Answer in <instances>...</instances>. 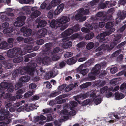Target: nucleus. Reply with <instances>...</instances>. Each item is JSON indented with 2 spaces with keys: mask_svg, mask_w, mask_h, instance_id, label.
<instances>
[{
  "mask_svg": "<svg viewBox=\"0 0 126 126\" xmlns=\"http://www.w3.org/2000/svg\"><path fill=\"white\" fill-rule=\"evenodd\" d=\"M79 35L77 33L75 34L72 35L70 37H67L65 38H63V42H66L68 40H70V39H74L78 37Z\"/></svg>",
  "mask_w": 126,
  "mask_h": 126,
  "instance_id": "23",
  "label": "nucleus"
},
{
  "mask_svg": "<svg viewBox=\"0 0 126 126\" xmlns=\"http://www.w3.org/2000/svg\"><path fill=\"white\" fill-rule=\"evenodd\" d=\"M36 64L34 63L32 64V67H31L27 66L26 67L21 68L18 69L19 70L18 73L20 75H22L26 73L27 72L30 75H32L33 74L34 75H36L38 74L37 71H35V70H34V68L36 67Z\"/></svg>",
  "mask_w": 126,
  "mask_h": 126,
  "instance_id": "6",
  "label": "nucleus"
},
{
  "mask_svg": "<svg viewBox=\"0 0 126 126\" xmlns=\"http://www.w3.org/2000/svg\"><path fill=\"white\" fill-rule=\"evenodd\" d=\"M19 2L21 4L26 3H33L34 2L33 0H19Z\"/></svg>",
  "mask_w": 126,
  "mask_h": 126,
  "instance_id": "32",
  "label": "nucleus"
},
{
  "mask_svg": "<svg viewBox=\"0 0 126 126\" xmlns=\"http://www.w3.org/2000/svg\"><path fill=\"white\" fill-rule=\"evenodd\" d=\"M32 48H30L28 47V49L27 50H22L19 48H16L13 49H11L8 50L7 52V55L8 56L10 57H16L18 54L20 55H23L26 53V52H30V51L29 50H31Z\"/></svg>",
  "mask_w": 126,
  "mask_h": 126,
  "instance_id": "5",
  "label": "nucleus"
},
{
  "mask_svg": "<svg viewBox=\"0 0 126 126\" xmlns=\"http://www.w3.org/2000/svg\"><path fill=\"white\" fill-rule=\"evenodd\" d=\"M57 71L56 70L52 71V72L50 71L49 73H48V75L50 77H54L56 76L57 74Z\"/></svg>",
  "mask_w": 126,
  "mask_h": 126,
  "instance_id": "40",
  "label": "nucleus"
},
{
  "mask_svg": "<svg viewBox=\"0 0 126 126\" xmlns=\"http://www.w3.org/2000/svg\"><path fill=\"white\" fill-rule=\"evenodd\" d=\"M8 120L7 118H6L5 116H0V126H6V124L8 123L6 121Z\"/></svg>",
  "mask_w": 126,
  "mask_h": 126,
  "instance_id": "19",
  "label": "nucleus"
},
{
  "mask_svg": "<svg viewBox=\"0 0 126 126\" xmlns=\"http://www.w3.org/2000/svg\"><path fill=\"white\" fill-rule=\"evenodd\" d=\"M33 71L35 70V71H37V72L38 73V74H37L36 75H31V76L33 77L35 76H36L38 75H41L42 74H43L44 73V71L43 70L42 68H40L39 69V68H33ZM40 79V78L37 77H34V78H33L32 79V80L34 81H37L39 80Z\"/></svg>",
  "mask_w": 126,
  "mask_h": 126,
  "instance_id": "15",
  "label": "nucleus"
},
{
  "mask_svg": "<svg viewBox=\"0 0 126 126\" xmlns=\"http://www.w3.org/2000/svg\"><path fill=\"white\" fill-rule=\"evenodd\" d=\"M89 13V11L88 10H84L83 8H81L77 12V14L75 16V18L77 20H79L81 21H84L86 19V17L83 16L82 14H83L84 15H86Z\"/></svg>",
  "mask_w": 126,
  "mask_h": 126,
  "instance_id": "9",
  "label": "nucleus"
},
{
  "mask_svg": "<svg viewBox=\"0 0 126 126\" xmlns=\"http://www.w3.org/2000/svg\"><path fill=\"white\" fill-rule=\"evenodd\" d=\"M94 46V44L93 42H90L87 44L86 45V48L89 50L93 48Z\"/></svg>",
  "mask_w": 126,
  "mask_h": 126,
  "instance_id": "37",
  "label": "nucleus"
},
{
  "mask_svg": "<svg viewBox=\"0 0 126 126\" xmlns=\"http://www.w3.org/2000/svg\"><path fill=\"white\" fill-rule=\"evenodd\" d=\"M74 88V85L72 84L68 86L65 89V92H68L72 89Z\"/></svg>",
  "mask_w": 126,
  "mask_h": 126,
  "instance_id": "30",
  "label": "nucleus"
},
{
  "mask_svg": "<svg viewBox=\"0 0 126 126\" xmlns=\"http://www.w3.org/2000/svg\"><path fill=\"white\" fill-rule=\"evenodd\" d=\"M72 29L73 31V32L77 31L79 30V25H76L72 28Z\"/></svg>",
  "mask_w": 126,
  "mask_h": 126,
  "instance_id": "48",
  "label": "nucleus"
},
{
  "mask_svg": "<svg viewBox=\"0 0 126 126\" xmlns=\"http://www.w3.org/2000/svg\"><path fill=\"white\" fill-rule=\"evenodd\" d=\"M28 106L29 107H30L29 108H24L25 106H23L20 107L17 109V111L19 112H20L21 111H23L24 110H26V111H29L30 110H31L32 108V107L30 106L31 105H29Z\"/></svg>",
  "mask_w": 126,
  "mask_h": 126,
  "instance_id": "24",
  "label": "nucleus"
},
{
  "mask_svg": "<svg viewBox=\"0 0 126 126\" xmlns=\"http://www.w3.org/2000/svg\"><path fill=\"white\" fill-rule=\"evenodd\" d=\"M69 45H67V43L63 44V48H67L71 47L72 45V43L70 41L69 42Z\"/></svg>",
  "mask_w": 126,
  "mask_h": 126,
  "instance_id": "41",
  "label": "nucleus"
},
{
  "mask_svg": "<svg viewBox=\"0 0 126 126\" xmlns=\"http://www.w3.org/2000/svg\"><path fill=\"white\" fill-rule=\"evenodd\" d=\"M89 72V70L88 69H83L80 71V73L83 75H85Z\"/></svg>",
  "mask_w": 126,
  "mask_h": 126,
  "instance_id": "50",
  "label": "nucleus"
},
{
  "mask_svg": "<svg viewBox=\"0 0 126 126\" xmlns=\"http://www.w3.org/2000/svg\"><path fill=\"white\" fill-rule=\"evenodd\" d=\"M72 53L71 52H66L64 55V56L65 58H68L71 57L72 56Z\"/></svg>",
  "mask_w": 126,
  "mask_h": 126,
  "instance_id": "53",
  "label": "nucleus"
},
{
  "mask_svg": "<svg viewBox=\"0 0 126 126\" xmlns=\"http://www.w3.org/2000/svg\"><path fill=\"white\" fill-rule=\"evenodd\" d=\"M23 59L22 57L20 56L17 58H14L13 60V62L15 63H18L22 61Z\"/></svg>",
  "mask_w": 126,
  "mask_h": 126,
  "instance_id": "34",
  "label": "nucleus"
},
{
  "mask_svg": "<svg viewBox=\"0 0 126 126\" xmlns=\"http://www.w3.org/2000/svg\"><path fill=\"white\" fill-rule=\"evenodd\" d=\"M73 32V31L72 29H69L62 33V36L64 37L63 38H65L67 37V36L71 34Z\"/></svg>",
  "mask_w": 126,
  "mask_h": 126,
  "instance_id": "21",
  "label": "nucleus"
},
{
  "mask_svg": "<svg viewBox=\"0 0 126 126\" xmlns=\"http://www.w3.org/2000/svg\"><path fill=\"white\" fill-rule=\"evenodd\" d=\"M100 94L97 95L95 96L93 98H91L90 99H87L81 103V105L84 106L89 104H90L93 101H94L95 104L97 105L101 102L102 100L100 97Z\"/></svg>",
  "mask_w": 126,
  "mask_h": 126,
  "instance_id": "8",
  "label": "nucleus"
},
{
  "mask_svg": "<svg viewBox=\"0 0 126 126\" xmlns=\"http://www.w3.org/2000/svg\"><path fill=\"white\" fill-rule=\"evenodd\" d=\"M18 72H19V70H16L13 72L12 76L14 78L15 77L19 74L18 73Z\"/></svg>",
  "mask_w": 126,
  "mask_h": 126,
  "instance_id": "58",
  "label": "nucleus"
},
{
  "mask_svg": "<svg viewBox=\"0 0 126 126\" xmlns=\"http://www.w3.org/2000/svg\"><path fill=\"white\" fill-rule=\"evenodd\" d=\"M13 10L11 8H7L5 12H2L0 13L1 18L3 20H9V18L10 16H13L14 14L12 13Z\"/></svg>",
  "mask_w": 126,
  "mask_h": 126,
  "instance_id": "10",
  "label": "nucleus"
},
{
  "mask_svg": "<svg viewBox=\"0 0 126 126\" xmlns=\"http://www.w3.org/2000/svg\"><path fill=\"white\" fill-rule=\"evenodd\" d=\"M32 33V31L31 29H27L24 33L23 35L25 36H30Z\"/></svg>",
  "mask_w": 126,
  "mask_h": 126,
  "instance_id": "35",
  "label": "nucleus"
},
{
  "mask_svg": "<svg viewBox=\"0 0 126 126\" xmlns=\"http://www.w3.org/2000/svg\"><path fill=\"white\" fill-rule=\"evenodd\" d=\"M64 7V4H61L57 7L54 12H53L52 10H50L48 12L47 15L48 17L49 18H51L53 17V14L55 15H58L63 10Z\"/></svg>",
  "mask_w": 126,
  "mask_h": 126,
  "instance_id": "11",
  "label": "nucleus"
},
{
  "mask_svg": "<svg viewBox=\"0 0 126 126\" xmlns=\"http://www.w3.org/2000/svg\"><path fill=\"white\" fill-rule=\"evenodd\" d=\"M61 92L60 91H55L54 92L51 93L50 95V96L51 97H55L58 95Z\"/></svg>",
  "mask_w": 126,
  "mask_h": 126,
  "instance_id": "46",
  "label": "nucleus"
},
{
  "mask_svg": "<svg viewBox=\"0 0 126 126\" xmlns=\"http://www.w3.org/2000/svg\"><path fill=\"white\" fill-rule=\"evenodd\" d=\"M0 113L1 114H3L4 115H7L9 113V112L7 110L5 111L4 109L1 108L0 110Z\"/></svg>",
  "mask_w": 126,
  "mask_h": 126,
  "instance_id": "39",
  "label": "nucleus"
},
{
  "mask_svg": "<svg viewBox=\"0 0 126 126\" xmlns=\"http://www.w3.org/2000/svg\"><path fill=\"white\" fill-rule=\"evenodd\" d=\"M69 20L68 17L62 16L56 20H52L50 23V26L52 28L56 29L58 27H60L61 30L63 31L67 27L68 25L66 24Z\"/></svg>",
  "mask_w": 126,
  "mask_h": 126,
  "instance_id": "2",
  "label": "nucleus"
},
{
  "mask_svg": "<svg viewBox=\"0 0 126 126\" xmlns=\"http://www.w3.org/2000/svg\"><path fill=\"white\" fill-rule=\"evenodd\" d=\"M60 56L58 55H54L52 57V59L53 61H57L60 58Z\"/></svg>",
  "mask_w": 126,
  "mask_h": 126,
  "instance_id": "52",
  "label": "nucleus"
},
{
  "mask_svg": "<svg viewBox=\"0 0 126 126\" xmlns=\"http://www.w3.org/2000/svg\"><path fill=\"white\" fill-rule=\"evenodd\" d=\"M91 83L90 82H87L82 84L80 86V88L83 89L86 88L88 86L91 85Z\"/></svg>",
  "mask_w": 126,
  "mask_h": 126,
  "instance_id": "36",
  "label": "nucleus"
},
{
  "mask_svg": "<svg viewBox=\"0 0 126 126\" xmlns=\"http://www.w3.org/2000/svg\"><path fill=\"white\" fill-rule=\"evenodd\" d=\"M94 35V34L93 33L88 34L86 36L85 39L87 40H89L93 37Z\"/></svg>",
  "mask_w": 126,
  "mask_h": 126,
  "instance_id": "44",
  "label": "nucleus"
},
{
  "mask_svg": "<svg viewBox=\"0 0 126 126\" xmlns=\"http://www.w3.org/2000/svg\"><path fill=\"white\" fill-rule=\"evenodd\" d=\"M24 102L25 101H22L20 102H18L14 104L13 105V106L15 107H17L20 105H22L24 103Z\"/></svg>",
  "mask_w": 126,
  "mask_h": 126,
  "instance_id": "47",
  "label": "nucleus"
},
{
  "mask_svg": "<svg viewBox=\"0 0 126 126\" xmlns=\"http://www.w3.org/2000/svg\"><path fill=\"white\" fill-rule=\"evenodd\" d=\"M124 95L122 93L116 92L115 94V99L116 100L121 99L124 97Z\"/></svg>",
  "mask_w": 126,
  "mask_h": 126,
  "instance_id": "25",
  "label": "nucleus"
},
{
  "mask_svg": "<svg viewBox=\"0 0 126 126\" xmlns=\"http://www.w3.org/2000/svg\"><path fill=\"white\" fill-rule=\"evenodd\" d=\"M120 90H121L122 92H125L126 94V83H124L122 84L120 88Z\"/></svg>",
  "mask_w": 126,
  "mask_h": 126,
  "instance_id": "38",
  "label": "nucleus"
},
{
  "mask_svg": "<svg viewBox=\"0 0 126 126\" xmlns=\"http://www.w3.org/2000/svg\"><path fill=\"white\" fill-rule=\"evenodd\" d=\"M26 19V17L24 16H21L17 18V21L15 22L14 23V26L16 27H19L23 26L24 24V21Z\"/></svg>",
  "mask_w": 126,
  "mask_h": 126,
  "instance_id": "13",
  "label": "nucleus"
},
{
  "mask_svg": "<svg viewBox=\"0 0 126 126\" xmlns=\"http://www.w3.org/2000/svg\"><path fill=\"white\" fill-rule=\"evenodd\" d=\"M66 86V84H64L62 85L59 86L58 87V90L62 91L64 89V88Z\"/></svg>",
  "mask_w": 126,
  "mask_h": 126,
  "instance_id": "54",
  "label": "nucleus"
},
{
  "mask_svg": "<svg viewBox=\"0 0 126 126\" xmlns=\"http://www.w3.org/2000/svg\"><path fill=\"white\" fill-rule=\"evenodd\" d=\"M47 31L45 29L43 28L39 31L37 33V35L39 37H44L47 34Z\"/></svg>",
  "mask_w": 126,
  "mask_h": 126,
  "instance_id": "18",
  "label": "nucleus"
},
{
  "mask_svg": "<svg viewBox=\"0 0 126 126\" xmlns=\"http://www.w3.org/2000/svg\"><path fill=\"white\" fill-rule=\"evenodd\" d=\"M77 103L74 101H72L70 104L65 105L63 107V110L61 112L59 115L61 121H63L68 119L69 116H73L76 114V111L74 110L76 107Z\"/></svg>",
  "mask_w": 126,
  "mask_h": 126,
  "instance_id": "1",
  "label": "nucleus"
},
{
  "mask_svg": "<svg viewBox=\"0 0 126 126\" xmlns=\"http://www.w3.org/2000/svg\"><path fill=\"white\" fill-rule=\"evenodd\" d=\"M63 0H53L51 2L50 4H49L47 7V9H50L52 6H55L60 3V2Z\"/></svg>",
  "mask_w": 126,
  "mask_h": 126,
  "instance_id": "17",
  "label": "nucleus"
},
{
  "mask_svg": "<svg viewBox=\"0 0 126 126\" xmlns=\"http://www.w3.org/2000/svg\"><path fill=\"white\" fill-rule=\"evenodd\" d=\"M121 80V79L120 78L114 79L110 81V83L112 85H115L118 84L119 83V81Z\"/></svg>",
  "mask_w": 126,
  "mask_h": 126,
  "instance_id": "29",
  "label": "nucleus"
},
{
  "mask_svg": "<svg viewBox=\"0 0 126 126\" xmlns=\"http://www.w3.org/2000/svg\"><path fill=\"white\" fill-rule=\"evenodd\" d=\"M114 39L111 43L110 46L109 47L107 44L102 45L100 47L97 48L96 49V51H100L101 50H109L111 49L116 45L119 43L121 40V35H118L116 37L114 36Z\"/></svg>",
  "mask_w": 126,
  "mask_h": 126,
  "instance_id": "4",
  "label": "nucleus"
},
{
  "mask_svg": "<svg viewBox=\"0 0 126 126\" xmlns=\"http://www.w3.org/2000/svg\"><path fill=\"white\" fill-rule=\"evenodd\" d=\"M100 68V66L99 64H96L94 67L92 69L91 72L93 76H90V74H89V77L90 79L92 80H94L95 79V77L94 75H96L98 74L99 73V69Z\"/></svg>",
  "mask_w": 126,
  "mask_h": 126,
  "instance_id": "12",
  "label": "nucleus"
},
{
  "mask_svg": "<svg viewBox=\"0 0 126 126\" xmlns=\"http://www.w3.org/2000/svg\"><path fill=\"white\" fill-rule=\"evenodd\" d=\"M117 70V68L116 67H114L111 68L110 70V71L112 73H116Z\"/></svg>",
  "mask_w": 126,
  "mask_h": 126,
  "instance_id": "55",
  "label": "nucleus"
},
{
  "mask_svg": "<svg viewBox=\"0 0 126 126\" xmlns=\"http://www.w3.org/2000/svg\"><path fill=\"white\" fill-rule=\"evenodd\" d=\"M13 31L12 28H9L5 29L3 30V32L5 33H9Z\"/></svg>",
  "mask_w": 126,
  "mask_h": 126,
  "instance_id": "45",
  "label": "nucleus"
},
{
  "mask_svg": "<svg viewBox=\"0 0 126 126\" xmlns=\"http://www.w3.org/2000/svg\"><path fill=\"white\" fill-rule=\"evenodd\" d=\"M35 22L38 23V25L37 26V27L39 28V27H45L47 24V22L45 20H42L40 21L38 19H37Z\"/></svg>",
  "mask_w": 126,
  "mask_h": 126,
  "instance_id": "22",
  "label": "nucleus"
},
{
  "mask_svg": "<svg viewBox=\"0 0 126 126\" xmlns=\"http://www.w3.org/2000/svg\"><path fill=\"white\" fill-rule=\"evenodd\" d=\"M108 87L107 86H105L103 88L100 89V93L103 94L106 91H107Z\"/></svg>",
  "mask_w": 126,
  "mask_h": 126,
  "instance_id": "51",
  "label": "nucleus"
},
{
  "mask_svg": "<svg viewBox=\"0 0 126 126\" xmlns=\"http://www.w3.org/2000/svg\"><path fill=\"white\" fill-rule=\"evenodd\" d=\"M2 26L3 28L7 29L9 26V24L7 22L3 23L2 24Z\"/></svg>",
  "mask_w": 126,
  "mask_h": 126,
  "instance_id": "59",
  "label": "nucleus"
},
{
  "mask_svg": "<svg viewBox=\"0 0 126 126\" xmlns=\"http://www.w3.org/2000/svg\"><path fill=\"white\" fill-rule=\"evenodd\" d=\"M6 47L7 48L8 47L7 44L6 42L3 41L0 43V48L3 49Z\"/></svg>",
  "mask_w": 126,
  "mask_h": 126,
  "instance_id": "31",
  "label": "nucleus"
},
{
  "mask_svg": "<svg viewBox=\"0 0 126 126\" xmlns=\"http://www.w3.org/2000/svg\"><path fill=\"white\" fill-rule=\"evenodd\" d=\"M62 51L61 49H60L58 47H56L54 48L53 51L54 53H56L58 52L59 51L61 52Z\"/></svg>",
  "mask_w": 126,
  "mask_h": 126,
  "instance_id": "57",
  "label": "nucleus"
},
{
  "mask_svg": "<svg viewBox=\"0 0 126 126\" xmlns=\"http://www.w3.org/2000/svg\"><path fill=\"white\" fill-rule=\"evenodd\" d=\"M36 43L38 45H42L44 43V41L43 40H39L37 41Z\"/></svg>",
  "mask_w": 126,
  "mask_h": 126,
  "instance_id": "60",
  "label": "nucleus"
},
{
  "mask_svg": "<svg viewBox=\"0 0 126 126\" xmlns=\"http://www.w3.org/2000/svg\"><path fill=\"white\" fill-rule=\"evenodd\" d=\"M85 45V43L84 42L79 43L77 45V47H82L84 46Z\"/></svg>",
  "mask_w": 126,
  "mask_h": 126,
  "instance_id": "56",
  "label": "nucleus"
},
{
  "mask_svg": "<svg viewBox=\"0 0 126 126\" xmlns=\"http://www.w3.org/2000/svg\"><path fill=\"white\" fill-rule=\"evenodd\" d=\"M65 97V96L64 95H60L55 98V102H57V103L58 104H60L62 103L63 100L61 99L62 98H63Z\"/></svg>",
  "mask_w": 126,
  "mask_h": 126,
  "instance_id": "27",
  "label": "nucleus"
},
{
  "mask_svg": "<svg viewBox=\"0 0 126 126\" xmlns=\"http://www.w3.org/2000/svg\"><path fill=\"white\" fill-rule=\"evenodd\" d=\"M25 92L24 89H20L18 90L16 94L17 95L16 96V97L17 99H18L21 98L22 96L21 94Z\"/></svg>",
  "mask_w": 126,
  "mask_h": 126,
  "instance_id": "26",
  "label": "nucleus"
},
{
  "mask_svg": "<svg viewBox=\"0 0 126 126\" xmlns=\"http://www.w3.org/2000/svg\"><path fill=\"white\" fill-rule=\"evenodd\" d=\"M36 85L34 83H31L29 85V88L31 89H34L36 87Z\"/></svg>",
  "mask_w": 126,
  "mask_h": 126,
  "instance_id": "61",
  "label": "nucleus"
},
{
  "mask_svg": "<svg viewBox=\"0 0 126 126\" xmlns=\"http://www.w3.org/2000/svg\"><path fill=\"white\" fill-rule=\"evenodd\" d=\"M30 7L27 6H24L22 7L21 10L25 11L27 13H29L30 12Z\"/></svg>",
  "mask_w": 126,
  "mask_h": 126,
  "instance_id": "42",
  "label": "nucleus"
},
{
  "mask_svg": "<svg viewBox=\"0 0 126 126\" xmlns=\"http://www.w3.org/2000/svg\"><path fill=\"white\" fill-rule=\"evenodd\" d=\"M30 77L28 76H26L21 77L20 79V81L24 82H28L30 79Z\"/></svg>",
  "mask_w": 126,
  "mask_h": 126,
  "instance_id": "28",
  "label": "nucleus"
},
{
  "mask_svg": "<svg viewBox=\"0 0 126 126\" xmlns=\"http://www.w3.org/2000/svg\"><path fill=\"white\" fill-rule=\"evenodd\" d=\"M32 40V38H27L24 39V42L25 43H27L30 42Z\"/></svg>",
  "mask_w": 126,
  "mask_h": 126,
  "instance_id": "64",
  "label": "nucleus"
},
{
  "mask_svg": "<svg viewBox=\"0 0 126 126\" xmlns=\"http://www.w3.org/2000/svg\"><path fill=\"white\" fill-rule=\"evenodd\" d=\"M37 8L36 7H34L31 8V10L34 12L32 13L31 17L28 19V21H29L31 19L35 18L40 15L41 13L40 12L37 10Z\"/></svg>",
  "mask_w": 126,
  "mask_h": 126,
  "instance_id": "14",
  "label": "nucleus"
},
{
  "mask_svg": "<svg viewBox=\"0 0 126 126\" xmlns=\"http://www.w3.org/2000/svg\"><path fill=\"white\" fill-rule=\"evenodd\" d=\"M119 87L118 86H116L113 88H111L109 89L110 91H112V92H115L118 90L119 89Z\"/></svg>",
  "mask_w": 126,
  "mask_h": 126,
  "instance_id": "49",
  "label": "nucleus"
},
{
  "mask_svg": "<svg viewBox=\"0 0 126 126\" xmlns=\"http://www.w3.org/2000/svg\"><path fill=\"white\" fill-rule=\"evenodd\" d=\"M34 93L33 91H29L26 93L24 94V96L25 98H28L33 94Z\"/></svg>",
  "mask_w": 126,
  "mask_h": 126,
  "instance_id": "43",
  "label": "nucleus"
},
{
  "mask_svg": "<svg viewBox=\"0 0 126 126\" xmlns=\"http://www.w3.org/2000/svg\"><path fill=\"white\" fill-rule=\"evenodd\" d=\"M41 62L44 65H48L50 63L51 60L49 57L46 56L43 58L41 60Z\"/></svg>",
  "mask_w": 126,
  "mask_h": 126,
  "instance_id": "20",
  "label": "nucleus"
},
{
  "mask_svg": "<svg viewBox=\"0 0 126 126\" xmlns=\"http://www.w3.org/2000/svg\"><path fill=\"white\" fill-rule=\"evenodd\" d=\"M86 59L87 58L85 57L81 58L78 59V61L79 62H81L85 61Z\"/></svg>",
  "mask_w": 126,
  "mask_h": 126,
  "instance_id": "63",
  "label": "nucleus"
},
{
  "mask_svg": "<svg viewBox=\"0 0 126 126\" xmlns=\"http://www.w3.org/2000/svg\"><path fill=\"white\" fill-rule=\"evenodd\" d=\"M106 27L108 30L101 33L97 37V39H99L100 42H103L105 39L104 37L110 34L112 32H114L115 30L113 27V24L111 22H109L107 23Z\"/></svg>",
  "mask_w": 126,
  "mask_h": 126,
  "instance_id": "3",
  "label": "nucleus"
},
{
  "mask_svg": "<svg viewBox=\"0 0 126 126\" xmlns=\"http://www.w3.org/2000/svg\"><path fill=\"white\" fill-rule=\"evenodd\" d=\"M1 85H4V86H2V87H4V88H5L6 87L9 86L8 91L10 93L12 92L14 89V87L12 84L4 82H2L1 84Z\"/></svg>",
  "mask_w": 126,
  "mask_h": 126,
  "instance_id": "16",
  "label": "nucleus"
},
{
  "mask_svg": "<svg viewBox=\"0 0 126 126\" xmlns=\"http://www.w3.org/2000/svg\"><path fill=\"white\" fill-rule=\"evenodd\" d=\"M99 92L97 90H92L89 92H87L86 93L81 94L79 95H78L74 97V98L80 104V102L79 100H81L83 99H85L89 95H90L91 98H93L95 97L96 95H98Z\"/></svg>",
  "mask_w": 126,
  "mask_h": 126,
  "instance_id": "7",
  "label": "nucleus"
},
{
  "mask_svg": "<svg viewBox=\"0 0 126 126\" xmlns=\"http://www.w3.org/2000/svg\"><path fill=\"white\" fill-rule=\"evenodd\" d=\"M76 61L73 58H71L68 59L66 61V63L68 64H72L75 63Z\"/></svg>",
  "mask_w": 126,
  "mask_h": 126,
  "instance_id": "33",
  "label": "nucleus"
},
{
  "mask_svg": "<svg viewBox=\"0 0 126 126\" xmlns=\"http://www.w3.org/2000/svg\"><path fill=\"white\" fill-rule=\"evenodd\" d=\"M81 31L83 32L87 33L89 32V30L86 28L83 27L81 29Z\"/></svg>",
  "mask_w": 126,
  "mask_h": 126,
  "instance_id": "62",
  "label": "nucleus"
}]
</instances>
